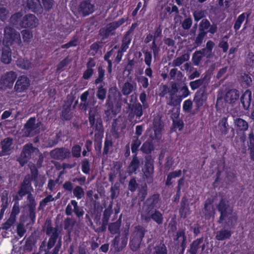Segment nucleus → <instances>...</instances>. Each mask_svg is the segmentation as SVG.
Wrapping results in <instances>:
<instances>
[{
	"instance_id": "a211bd4d",
	"label": "nucleus",
	"mask_w": 254,
	"mask_h": 254,
	"mask_svg": "<svg viewBox=\"0 0 254 254\" xmlns=\"http://www.w3.org/2000/svg\"><path fill=\"white\" fill-rule=\"evenodd\" d=\"M172 90L169 97L166 98L167 105L173 106V107L180 106L182 99L179 95L177 94L179 91L178 87L176 88L173 87Z\"/></svg>"
},
{
	"instance_id": "e2e57ef3",
	"label": "nucleus",
	"mask_w": 254,
	"mask_h": 254,
	"mask_svg": "<svg viewBox=\"0 0 254 254\" xmlns=\"http://www.w3.org/2000/svg\"><path fill=\"white\" fill-rule=\"evenodd\" d=\"M17 65L23 69H27L32 67L31 62L27 59H20L17 60Z\"/></svg>"
},
{
	"instance_id": "412c9836",
	"label": "nucleus",
	"mask_w": 254,
	"mask_h": 254,
	"mask_svg": "<svg viewBox=\"0 0 254 254\" xmlns=\"http://www.w3.org/2000/svg\"><path fill=\"white\" fill-rule=\"evenodd\" d=\"M38 21L37 18L34 14H26L22 17L21 28L35 27L37 25Z\"/></svg>"
},
{
	"instance_id": "c03bdc74",
	"label": "nucleus",
	"mask_w": 254,
	"mask_h": 254,
	"mask_svg": "<svg viewBox=\"0 0 254 254\" xmlns=\"http://www.w3.org/2000/svg\"><path fill=\"white\" fill-rule=\"evenodd\" d=\"M159 200V195L158 194H155L149 197L145 202L155 209L157 207Z\"/></svg>"
},
{
	"instance_id": "f8f14e48",
	"label": "nucleus",
	"mask_w": 254,
	"mask_h": 254,
	"mask_svg": "<svg viewBox=\"0 0 254 254\" xmlns=\"http://www.w3.org/2000/svg\"><path fill=\"white\" fill-rule=\"evenodd\" d=\"M128 228L124 230L121 238L119 235L116 236L113 240V245L117 251H120L126 247L128 241Z\"/></svg>"
},
{
	"instance_id": "dca6fc26",
	"label": "nucleus",
	"mask_w": 254,
	"mask_h": 254,
	"mask_svg": "<svg viewBox=\"0 0 254 254\" xmlns=\"http://www.w3.org/2000/svg\"><path fill=\"white\" fill-rule=\"evenodd\" d=\"M50 155L54 159L64 160L70 157V152L68 149L64 147L56 148L50 151Z\"/></svg>"
},
{
	"instance_id": "72a5a7b5",
	"label": "nucleus",
	"mask_w": 254,
	"mask_h": 254,
	"mask_svg": "<svg viewBox=\"0 0 254 254\" xmlns=\"http://www.w3.org/2000/svg\"><path fill=\"white\" fill-rule=\"evenodd\" d=\"M1 61L2 63L8 64L11 61V53L8 46H5L2 49Z\"/></svg>"
},
{
	"instance_id": "7ed1b4c3",
	"label": "nucleus",
	"mask_w": 254,
	"mask_h": 254,
	"mask_svg": "<svg viewBox=\"0 0 254 254\" xmlns=\"http://www.w3.org/2000/svg\"><path fill=\"white\" fill-rule=\"evenodd\" d=\"M44 230L46 235L49 237L47 245V249L49 250L55 246L58 239H61L59 236L61 231L57 227H54L52 226L51 220L50 219L46 220L44 224Z\"/></svg>"
},
{
	"instance_id": "13d9d810",
	"label": "nucleus",
	"mask_w": 254,
	"mask_h": 254,
	"mask_svg": "<svg viewBox=\"0 0 254 254\" xmlns=\"http://www.w3.org/2000/svg\"><path fill=\"white\" fill-rule=\"evenodd\" d=\"M126 121L124 118L119 117L116 119L113 124V126L115 127H117V129H121L123 130L126 127Z\"/></svg>"
},
{
	"instance_id": "393cba45",
	"label": "nucleus",
	"mask_w": 254,
	"mask_h": 254,
	"mask_svg": "<svg viewBox=\"0 0 254 254\" xmlns=\"http://www.w3.org/2000/svg\"><path fill=\"white\" fill-rule=\"evenodd\" d=\"M239 91L236 89L228 90L225 94L224 99L229 104H234L239 98Z\"/></svg>"
},
{
	"instance_id": "4d7b16f0",
	"label": "nucleus",
	"mask_w": 254,
	"mask_h": 254,
	"mask_svg": "<svg viewBox=\"0 0 254 254\" xmlns=\"http://www.w3.org/2000/svg\"><path fill=\"white\" fill-rule=\"evenodd\" d=\"M173 87H174L175 88L178 87V85L177 83L176 82H172L171 83V87H169L166 85H164L162 86V90L161 91V93H160V96L161 97H164L166 94L167 93L169 94V95L171 94V92H172Z\"/></svg>"
},
{
	"instance_id": "cd10ccee",
	"label": "nucleus",
	"mask_w": 254,
	"mask_h": 254,
	"mask_svg": "<svg viewBox=\"0 0 254 254\" xmlns=\"http://www.w3.org/2000/svg\"><path fill=\"white\" fill-rule=\"evenodd\" d=\"M140 165V161L137 156V154H135L127 168V172L128 174L131 175L133 173L136 174V171L139 168Z\"/></svg>"
},
{
	"instance_id": "b1692460",
	"label": "nucleus",
	"mask_w": 254,
	"mask_h": 254,
	"mask_svg": "<svg viewBox=\"0 0 254 254\" xmlns=\"http://www.w3.org/2000/svg\"><path fill=\"white\" fill-rule=\"evenodd\" d=\"M154 172V167L152 161L150 159H146L145 164V171L144 175L147 180V182L151 183L153 182V173Z\"/></svg>"
},
{
	"instance_id": "c85d7f7f",
	"label": "nucleus",
	"mask_w": 254,
	"mask_h": 254,
	"mask_svg": "<svg viewBox=\"0 0 254 254\" xmlns=\"http://www.w3.org/2000/svg\"><path fill=\"white\" fill-rule=\"evenodd\" d=\"M179 212L182 217L186 218L190 213V209L187 197H183L181 203Z\"/></svg>"
},
{
	"instance_id": "2f4dec72",
	"label": "nucleus",
	"mask_w": 254,
	"mask_h": 254,
	"mask_svg": "<svg viewBox=\"0 0 254 254\" xmlns=\"http://www.w3.org/2000/svg\"><path fill=\"white\" fill-rule=\"evenodd\" d=\"M34 183V186L37 189V191L42 190V188L45 183L46 178L42 175H37L31 178Z\"/></svg>"
},
{
	"instance_id": "6ab92c4d",
	"label": "nucleus",
	"mask_w": 254,
	"mask_h": 254,
	"mask_svg": "<svg viewBox=\"0 0 254 254\" xmlns=\"http://www.w3.org/2000/svg\"><path fill=\"white\" fill-rule=\"evenodd\" d=\"M13 140L10 137H7L3 139L1 142V150L0 151V156L8 155L11 150L13 148Z\"/></svg>"
},
{
	"instance_id": "603ef678",
	"label": "nucleus",
	"mask_w": 254,
	"mask_h": 254,
	"mask_svg": "<svg viewBox=\"0 0 254 254\" xmlns=\"http://www.w3.org/2000/svg\"><path fill=\"white\" fill-rule=\"evenodd\" d=\"M214 45L215 44L213 41L209 40L206 44V47L201 49L204 52L205 56L207 58H209L212 56V51Z\"/></svg>"
},
{
	"instance_id": "a19ab883",
	"label": "nucleus",
	"mask_w": 254,
	"mask_h": 254,
	"mask_svg": "<svg viewBox=\"0 0 254 254\" xmlns=\"http://www.w3.org/2000/svg\"><path fill=\"white\" fill-rule=\"evenodd\" d=\"M231 234L230 231L223 229L216 232L215 238L218 241H223L229 239Z\"/></svg>"
},
{
	"instance_id": "c9c22d12",
	"label": "nucleus",
	"mask_w": 254,
	"mask_h": 254,
	"mask_svg": "<svg viewBox=\"0 0 254 254\" xmlns=\"http://www.w3.org/2000/svg\"><path fill=\"white\" fill-rule=\"evenodd\" d=\"M148 254H167V250L165 245L162 243L156 245L150 249V253Z\"/></svg>"
},
{
	"instance_id": "a18cd8bd",
	"label": "nucleus",
	"mask_w": 254,
	"mask_h": 254,
	"mask_svg": "<svg viewBox=\"0 0 254 254\" xmlns=\"http://www.w3.org/2000/svg\"><path fill=\"white\" fill-rule=\"evenodd\" d=\"M76 223V221L74 218L72 217L66 218L64 221V229L67 230L68 232L70 233L72 231Z\"/></svg>"
},
{
	"instance_id": "473e14b6",
	"label": "nucleus",
	"mask_w": 254,
	"mask_h": 254,
	"mask_svg": "<svg viewBox=\"0 0 254 254\" xmlns=\"http://www.w3.org/2000/svg\"><path fill=\"white\" fill-rule=\"evenodd\" d=\"M252 101V93L251 91L247 90L241 97V102L245 109H248Z\"/></svg>"
},
{
	"instance_id": "8fccbe9b",
	"label": "nucleus",
	"mask_w": 254,
	"mask_h": 254,
	"mask_svg": "<svg viewBox=\"0 0 254 254\" xmlns=\"http://www.w3.org/2000/svg\"><path fill=\"white\" fill-rule=\"evenodd\" d=\"M57 199H58V196L54 197L51 194L48 195L40 202L38 209H43L49 202L54 201Z\"/></svg>"
},
{
	"instance_id": "20e7f679",
	"label": "nucleus",
	"mask_w": 254,
	"mask_h": 254,
	"mask_svg": "<svg viewBox=\"0 0 254 254\" xmlns=\"http://www.w3.org/2000/svg\"><path fill=\"white\" fill-rule=\"evenodd\" d=\"M3 43L8 46L9 45H15L21 46L22 41L20 33L13 28L6 26L4 29Z\"/></svg>"
},
{
	"instance_id": "1a4fd4ad",
	"label": "nucleus",
	"mask_w": 254,
	"mask_h": 254,
	"mask_svg": "<svg viewBox=\"0 0 254 254\" xmlns=\"http://www.w3.org/2000/svg\"><path fill=\"white\" fill-rule=\"evenodd\" d=\"M100 107L97 105L90 109L89 111V122L91 127H93L95 122L96 129L100 130L102 127V119L100 117L98 110Z\"/></svg>"
},
{
	"instance_id": "5701e85b",
	"label": "nucleus",
	"mask_w": 254,
	"mask_h": 254,
	"mask_svg": "<svg viewBox=\"0 0 254 254\" xmlns=\"http://www.w3.org/2000/svg\"><path fill=\"white\" fill-rule=\"evenodd\" d=\"M26 4L27 7L35 13H41L43 12V6L40 0H23Z\"/></svg>"
},
{
	"instance_id": "39448f33",
	"label": "nucleus",
	"mask_w": 254,
	"mask_h": 254,
	"mask_svg": "<svg viewBox=\"0 0 254 254\" xmlns=\"http://www.w3.org/2000/svg\"><path fill=\"white\" fill-rule=\"evenodd\" d=\"M113 103L117 108H121L122 106V95L115 86L109 89L106 106L109 109H112Z\"/></svg>"
},
{
	"instance_id": "7c9ffc66",
	"label": "nucleus",
	"mask_w": 254,
	"mask_h": 254,
	"mask_svg": "<svg viewBox=\"0 0 254 254\" xmlns=\"http://www.w3.org/2000/svg\"><path fill=\"white\" fill-rule=\"evenodd\" d=\"M121 89L122 93L124 95L127 96L136 89V84L133 82H126Z\"/></svg>"
},
{
	"instance_id": "864d4df0",
	"label": "nucleus",
	"mask_w": 254,
	"mask_h": 254,
	"mask_svg": "<svg viewBox=\"0 0 254 254\" xmlns=\"http://www.w3.org/2000/svg\"><path fill=\"white\" fill-rule=\"evenodd\" d=\"M151 219L153 220L158 224L160 225L163 223V216L161 212L156 209H155L154 212L149 216V222Z\"/></svg>"
},
{
	"instance_id": "bb28decb",
	"label": "nucleus",
	"mask_w": 254,
	"mask_h": 254,
	"mask_svg": "<svg viewBox=\"0 0 254 254\" xmlns=\"http://www.w3.org/2000/svg\"><path fill=\"white\" fill-rule=\"evenodd\" d=\"M251 13L252 10L250 9L248 10L247 12L242 13L238 17L234 25V29L236 31L240 28L242 24L244 22L245 20L246 24L248 23V19L250 17Z\"/></svg>"
},
{
	"instance_id": "0eeeda50",
	"label": "nucleus",
	"mask_w": 254,
	"mask_h": 254,
	"mask_svg": "<svg viewBox=\"0 0 254 254\" xmlns=\"http://www.w3.org/2000/svg\"><path fill=\"white\" fill-rule=\"evenodd\" d=\"M146 231L145 229L141 226L134 227V231L130 236L129 242L130 249L133 251H136L140 247Z\"/></svg>"
},
{
	"instance_id": "f03ea898",
	"label": "nucleus",
	"mask_w": 254,
	"mask_h": 254,
	"mask_svg": "<svg viewBox=\"0 0 254 254\" xmlns=\"http://www.w3.org/2000/svg\"><path fill=\"white\" fill-rule=\"evenodd\" d=\"M216 207L220 213L218 222L228 227L234 226L237 222V217L233 208L230 206L228 201L226 199L222 198Z\"/></svg>"
},
{
	"instance_id": "58836bf2",
	"label": "nucleus",
	"mask_w": 254,
	"mask_h": 254,
	"mask_svg": "<svg viewBox=\"0 0 254 254\" xmlns=\"http://www.w3.org/2000/svg\"><path fill=\"white\" fill-rule=\"evenodd\" d=\"M154 149L152 139L148 138L141 147L140 150L145 154L150 153Z\"/></svg>"
},
{
	"instance_id": "6e6552de",
	"label": "nucleus",
	"mask_w": 254,
	"mask_h": 254,
	"mask_svg": "<svg viewBox=\"0 0 254 254\" xmlns=\"http://www.w3.org/2000/svg\"><path fill=\"white\" fill-rule=\"evenodd\" d=\"M124 22L123 19L118 21H114L107 24L105 27L101 29L99 31V35L101 37L102 42L105 41L109 36L115 34L116 29L121 25Z\"/></svg>"
},
{
	"instance_id": "423d86ee",
	"label": "nucleus",
	"mask_w": 254,
	"mask_h": 254,
	"mask_svg": "<svg viewBox=\"0 0 254 254\" xmlns=\"http://www.w3.org/2000/svg\"><path fill=\"white\" fill-rule=\"evenodd\" d=\"M41 122L34 117L30 118L25 124L23 129L24 135L26 137H32L39 133L41 131Z\"/></svg>"
},
{
	"instance_id": "ddd939ff",
	"label": "nucleus",
	"mask_w": 254,
	"mask_h": 254,
	"mask_svg": "<svg viewBox=\"0 0 254 254\" xmlns=\"http://www.w3.org/2000/svg\"><path fill=\"white\" fill-rule=\"evenodd\" d=\"M95 10L94 4L90 0L81 1L77 8L78 14L82 16H86L92 13Z\"/></svg>"
},
{
	"instance_id": "4c0bfd02",
	"label": "nucleus",
	"mask_w": 254,
	"mask_h": 254,
	"mask_svg": "<svg viewBox=\"0 0 254 254\" xmlns=\"http://www.w3.org/2000/svg\"><path fill=\"white\" fill-rule=\"evenodd\" d=\"M22 14L20 12H17L12 15L10 18V23L17 28L21 27L22 21Z\"/></svg>"
},
{
	"instance_id": "de8ad7c7",
	"label": "nucleus",
	"mask_w": 254,
	"mask_h": 254,
	"mask_svg": "<svg viewBox=\"0 0 254 254\" xmlns=\"http://www.w3.org/2000/svg\"><path fill=\"white\" fill-rule=\"evenodd\" d=\"M169 75L170 79H173L176 81H182L183 77V75L182 72L180 70H178L176 68L171 69Z\"/></svg>"
},
{
	"instance_id": "4468645a",
	"label": "nucleus",
	"mask_w": 254,
	"mask_h": 254,
	"mask_svg": "<svg viewBox=\"0 0 254 254\" xmlns=\"http://www.w3.org/2000/svg\"><path fill=\"white\" fill-rule=\"evenodd\" d=\"M20 213V208L18 202L13 205L9 217L6 221L3 224L2 229L7 230L9 229L16 222L17 215Z\"/></svg>"
},
{
	"instance_id": "6e6d98bb",
	"label": "nucleus",
	"mask_w": 254,
	"mask_h": 254,
	"mask_svg": "<svg viewBox=\"0 0 254 254\" xmlns=\"http://www.w3.org/2000/svg\"><path fill=\"white\" fill-rule=\"evenodd\" d=\"M106 95L107 90L103 85H100L97 87L96 96L99 100L101 102H103L106 99Z\"/></svg>"
},
{
	"instance_id": "680f3d73",
	"label": "nucleus",
	"mask_w": 254,
	"mask_h": 254,
	"mask_svg": "<svg viewBox=\"0 0 254 254\" xmlns=\"http://www.w3.org/2000/svg\"><path fill=\"white\" fill-rule=\"evenodd\" d=\"M206 14V11L205 10L197 9L193 12V16L194 21L198 22L201 19H204Z\"/></svg>"
},
{
	"instance_id": "3c124183",
	"label": "nucleus",
	"mask_w": 254,
	"mask_h": 254,
	"mask_svg": "<svg viewBox=\"0 0 254 254\" xmlns=\"http://www.w3.org/2000/svg\"><path fill=\"white\" fill-rule=\"evenodd\" d=\"M207 35L206 33H204L198 30V33L194 38V45L195 47L200 46L203 43L204 37Z\"/></svg>"
},
{
	"instance_id": "2eb2a0df",
	"label": "nucleus",
	"mask_w": 254,
	"mask_h": 254,
	"mask_svg": "<svg viewBox=\"0 0 254 254\" xmlns=\"http://www.w3.org/2000/svg\"><path fill=\"white\" fill-rule=\"evenodd\" d=\"M89 95L88 91H86L80 96L81 102L79 104V107L84 111H86L90 106H94L97 101L94 96L88 98Z\"/></svg>"
},
{
	"instance_id": "f704fd0d",
	"label": "nucleus",
	"mask_w": 254,
	"mask_h": 254,
	"mask_svg": "<svg viewBox=\"0 0 254 254\" xmlns=\"http://www.w3.org/2000/svg\"><path fill=\"white\" fill-rule=\"evenodd\" d=\"M189 59L190 54L189 53H185L174 59L172 63V66L173 67L180 66L186 62L188 61Z\"/></svg>"
},
{
	"instance_id": "5fc2aeb1",
	"label": "nucleus",
	"mask_w": 254,
	"mask_h": 254,
	"mask_svg": "<svg viewBox=\"0 0 254 254\" xmlns=\"http://www.w3.org/2000/svg\"><path fill=\"white\" fill-rule=\"evenodd\" d=\"M16 232L17 235L21 238L23 237L26 233V229L25 228L24 222L20 221L16 225Z\"/></svg>"
},
{
	"instance_id": "09e8293b",
	"label": "nucleus",
	"mask_w": 254,
	"mask_h": 254,
	"mask_svg": "<svg viewBox=\"0 0 254 254\" xmlns=\"http://www.w3.org/2000/svg\"><path fill=\"white\" fill-rule=\"evenodd\" d=\"M203 57H205L204 52L201 49L195 51L192 55V61L195 65H198Z\"/></svg>"
},
{
	"instance_id": "ea45409f",
	"label": "nucleus",
	"mask_w": 254,
	"mask_h": 254,
	"mask_svg": "<svg viewBox=\"0 0 254 254\" xmlns=\"http://www.w3.org/2000/svg\"><path fill=\"white\" fill-rule=\"evenodd\" d=\"M227 118H222L219 122L218 128L222 135L227 134L229 130V125L227 123Z\"/></svg>"
},
{
	"instance_id": "69168bd1",
	"label": "nucleus",
	"mask_w": 254,
	"mask_h": 254,
	"mask_svg": "<svg viewBox=\"0 0 254 254\" xmlns=\"http://www.w3.org/2000/svg\"><path fill=\"white\" fill-rule=\"evenodd\" d=\"M22 39L24 42L29 43L33 38V34L31 31L28 30H23L21 31Z\"/></svg>"
},
{
	"instance_id": "f257e3e1",
	"label": "nucleus",
	"mask_w": 254,
	"mask_h": 254,
	"mask_svg": "<svg viewBox=\"0 0 254 254\" xmlns=\"http://www.w3.org/2000/svg\"><path fill=\"white\" fill-rule=\"evenodd\" d=\"M31 190H32L31 184V177L30 175L27 174L25 176L23 181L20 185L18 194L20 197H23L26 194H28L27 198L28 201L27 203L28 216L30 219L31 223L33 224L35 222L36 218V203L34 197L30 192Z\"/></svg>"
},
{
	"instance_id": "338daca9",
	"label": "nucleus",
	"mask_w": 254,
	"mask_h": 254,
	"mask_svg": "<svg viewBox=\"0 0 254 254\" xmlns=\"http://www.w3.org/2000/svg\"><path fill=\"white\" fill-rule=\"evenodd\" d=\"M111 191V198L113 200L116 198L120 192L119 184L117 183H115L114 186H112L110 189Z\"/></svg>"
},
{
	"instance_id": "37998d69",
	"label": "nucleus",
	"mask_w": 254,
	"mask_h": 254,
	"mask_svg": "<svg viewBox=\"0 0 254 254\" xmlns=\"http://www.w3.org/2000/svg\"><path fill=\"white\" fill-rule=\"evenodd\" d=\"M207 94L204 91L197 92L194 98V101L196 103L198 106H202L204 102L206 100Z\"/></svg>"
},
{
	"instance_id": "052dcab7",
	"label": "nucleus",
	"mask_w": 254,
	"mask_h": 254,
	"mask_svg": "<svg viewBox=\"0 0 254 254\" xmlns=\"http://www.w3.org/2000/svg\"><path fill=\"white\" fill-rule=\"evenodd\" d=\"M143 106L139 103L132 105V111H133L134 115H135L137 118H140V117L143 115Z\"/></svg>"
},
{
	"instance_id": "c756f323",
	"label": "nucleus",
	"mask_w": 254,
	"mask_h": 254,
	"mask_svg": "<svg viewBox=\"0 0 254 254\" xmlns=\"http://www.w3.org/2000/svg\"><path fill=\"white\" fill-rule=\"evenodd\" d=\"M154 209L145 202L141 214L142 219L146 223L149 222V216L154 212Z\"/></svg>"
},
{
	"instance_id": "4be33fe9",
	"label": "nucleus",
	"mask_w": 254,
	"mask_h": 254,
	"mask_svg": "<svg viewBox=\"0 0 254 254\" xmlns=\"http://www.w3.org/2000/svg\"><path fill=\"white\" fill-rule=\"evenodd\" d=\"M39 151V149L34 147L32 143H27L23 147L21 156L26 159H30L34 153Z\"/></svg>"
},
{
	"instance_id": "f3484780",
	"label": "nucleus",
	"mask_w": 254,
	"mask_h": 254,
	"mask_svg": "<svg viewBox=\"0 0 254 254\" xmlns=\"http://www.w3.org/2000/svg\"><path fill=\"white\" fill-rule=\"evenodd\" d=\"M217 25L216 24H211L207 19H203L199 23L198 30L204 33H209L214 34L217 31Z\"/></svg>"
},
{
	"instance_id": "bf43d9fd",
	"label": "nucleus",
	"mask_w": 254,
	"mask_h": 254,
	"mask_svg": "<svg viewBox=\"0 0 254 254\" xmlns=\"http://www.w3.org/2000/svg\"><path fill=\"white\" fill-rule=\"evenodd\" d=\"M181 175L182 171L181 170L172 172L169 173L166 181V185L168 186L171 185L172 184V182H171L172 179L179 177Z\"/></svg>"
},
{
	"instance_id": "0e129e2a",
	"label": "nucleus",
	"mask_w": 254,
	"mask_h": 254,
	"mask_svg": "<svg viewBox=\"0 0 254 254\" xmlns=\"http://www.w3.org/2000/svg\"><path fill=\"white\" fill-rule=\"evenodd\" d=\"M73 194L77 199H81L84 196V191L79 186H76L73 190Z\"/></svg>"
},
{
	"instance_id": "9d476101",
	"label": "nucleus",
	"mask_w": 254,
	"mask_h": 254,
	"mask_svg": "<svg viewBox=\"0 0 254 254\" xmlns=\"http://www.w3.org/2000/svg\"><path fill=\"white\" fill-rule=\"evenodd\" d=\"M17 76L16 72L12 71L4 73L0 79V88L2 90L11 88Z\"/></svg>"
},
{
	"instance_id": "a878e982",
	"label": "nucleus",
	"mask_w": 254,
	"mask_h": 254,
	"mask_svg": "<svg viewBox=\"0 0 254 254\" xmlns=\"http://www.w3.org/2000/svg\"><path fill=\"white\" fill-rule=\"evenodd\" d=\"M73 98L71 96H67L65 104L63 106L62 115L66 120H69L72 115L69 113L70 107L73 102Z\"/></svg>"
},
{
	"instance_id": "774afa93",
	"label": "nucleus",
	"mask_w": 254,
	"mask_h": 254,
	"mask_svg": "<svg viewBox=\"0 0 254 254\" xmlns=\"http://www.w3.org/2000/svg\"><path fill=\"white\" fill-rule=\"evenodd\" d=\"M167 114L170 115V117L172 119L173 123H175V120H177L179 117L180 110L178 108L175 107L169 110Z\"/></svg>"
},
{
	"instance_id": "9b49d317",
	"label": "nucleus",
	"mask_w": 254,
	"mask_h": 254,
	"mask_svg": "<svg viewBox=\"0 0 254 254\" xmlns=\"http://www.w3.org/2000/svg\"><path fill=\"white\" fill-rule=\"evenodd\" d=\"M65 213L67 216L72 215L74 213L75 216L80 219L83 216L84 211L83 207L78 206V203L75 200H71L66 206Z\"/></svg>"
},
{
	"instance_id": "49530a36",
	"label": "nucleus",
	"mask_w": 254,
	"mask_h": 254,
	"mask_svg": "<svg viewBox=\"0 0 254 254\" xmlns=\"http://www.w3.org/2000/svg\"><path fill=\"white\" fill-rule=\"evenodd\" d=\"M234 123L237 128L239 130L245 131L248 128V123L242 119L237 118L235 120Z\"/></svg>"
},
{
	"instance_id": "aec40b11",
	"label": "nucleus",
	"mask_w": 254,
	"mask_h": 254,
	"mask_svg": "<svg viewBox=\"0 0 254 254\" xmlns=\"http://www.w3.org/2000/svg\"><path fill=\"white\" fill-rule=\"evenodd\" d=\"M30 85V80L24 75L18 78L14 86V89L18 92H21L28 89Z\"/></svg>"
},
{
	"instance_id": "e433bc0d",
	"label": "nucleus",
	"mask_w": 254,
	"mask_h": 254,
	"mask_svg": "<svg viewBox=\"0 0 254 254\" xmlns=\"http://www.w3.org/2000/svg\"><path fill=\"white\" fill-rule=\"evenodd\" d=\"M202 238H198L194 240L190 245V249L188 252L190 254H197V251L200 248V245L203 243Z\"/></svg>"
},
{
	"instance_id": "79ce46f5",
	"label": "nucleus",
	"mask_w": 254,
	"mask_h": 254,
	"mask_svg": "<svg viewBox=\"0 0 254 254\" xmlns=\"http://www.w3.org/2000/svg\"><path fill=\"white\" fill-rule=\"evenodd\" d=\"M121 225V219L120 218L117 221L114 223H109L108 225V230L112 234H116L120 232Z\"/></svg>"
}]
</instances>
